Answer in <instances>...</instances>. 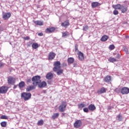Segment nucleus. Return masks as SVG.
<instances>
[{"label": "nucleus", "instance_id": "obj_19", "mask_svg": "<svg viewBox=\"0 0 129 129\" xmlns=\"http://www.w3.org/2000/svg\"><path fill=\"white\" fill-rule=\"evenodd\" d=\"M120 10L121 12V13H124L125 12H127V8L124 7V6L121 5V8H120Z\"/></svg>", "mask_w": 129, "mask_h": 129}, {"label": "nucleus", "instance_id": "obj_17", "mask_svg": "<svg viewBox=\"0 0 129 129\" xmlns=\"http://www.w3.org/2000/svg\"><path fill=\"white\" fill-rule=\"evenodd\" d=\"M55 53L50 52L48 55V60H53V59L55 58Z\"/></svg>", "mask_w": 129, "mask_h": 129}, {"label": "nucleus", "instance_id": "obj_12", "mask_svg": "<svg viewBox=\"0 0 129 129\" xmlns=\"http://www.w3.org/2000/svg\"><path fill=\"white\" fill-rule=\"evenodd\" d=\"M45 77L48 80H51L54 77V75L51 72H49L46 74Z\"/></svg>", "mask_w": 129, "mask_h": 129}, {"label": "nucleus", "instance_id": "obj_7", "mask_svg": "<svg viewBox=\"0 0 129 129\" xmlns=\"http://www.w3.org/2000/svg\"><path fill=\"white\" fill-rule=\"evenodd\" d=\"M9 89V88L7 86H3L1 87H0V93L1 94H5L8 92V90Z\"/></svg>", "mask_w": 129, "mask_h": 129}, {"label": "nucleus", "instance_id": "obj_24", "mask_svg": "<svg viewBox=\"0 0 129 129\" xmlns=\"http://www.w3.org/2000/svg\"><path fill=\"white\" fill-rule=\"evenodd\" d=\"M107 39H108V37L106 35H104L101 38V41L103 42H105V41H107Z\"/></svg>", "mask_w": 129, "mask_h": 129}, {"label": "nucleus", "instance_id": "obj_33", "mask_svg": "<svg viewBox=\"0 0 129 129\" xmlns=\"http://www.w3.org/2000/svg\"><path fill=\"white\" fill-rule=\"evenodd\" d=\"M7 121H3L1 123V125L3 127H5V126H7Z\"/></svg>", "mask_w": 129, "mask_h": 129}, {"label": "nucleus", "instance_id": "obj_28", "mask_svg": "<svg viewBox=\"0 0 129 129\" xmlns=\"http://www.w3.org/2000/svg\"><path fill=\"white\" fill-rule=\"evenodd\" d=\"M108 61H109V62L113 63V62H116V59L114 58V57H110L108 59Z\"/></svg>", "mask_w": 129, "mask_h": 129}, {"label": "nucleus", "instance_id": "obj_30", "mask_svg": "<svg viewBox=\"0 0 129 129\" xmlns=\"http://www.w3.org/2000/svg\"><path fill=\"white\" fill-rule=\"evenodd\" d=\"M38 125H43L44 124V120L43 119H41L39 120L37 122Z\"/></svg>", "mask_w": 129, "mask_h": 129}, {"label": "nucleus", "instance_id": "obj_34", "mask_svg": "<svg viewBox=\"0 0 129 129\" xmlns=\"http://www.w3.org/2000/svg\"><path fill=\"white\" fill-rule=\"evenodd\" d=\"M83 31H87V30H88V29H89V27H88V26L87 25H85L84 26H83Z\"/></svg>", "mask_w": 129, "mask_h": 129}, {"label": "nucleus", "instance_id": "obj_25", "mask_svg": "<svg viewBox=\"0 0 129 129\" xmlns=\"http://www.w3.org/2000/svg\"><path fill=\"white\" fill-rule=\"evenodd\" d=\"M68 62L69 64H72L74 62V58L73 57L68 58Z\"/></svg>", "mask_w": 129, "mask_h": 129}, {"label": "nucleus", "instance_id": "obj_1", "mask_svg": "<svg viewBox=\"0 0 129 129\" xmlns=\"http://www.w3.org/2000/svg\"><path fill=\"white\" fill-rule=\"evenodd\" d=\"M32 84L34 86H38V84L41 82V76H35L32 77Z\"/></svg>", "mask_w": 129, "mask_h": 129}, {"label": "nucleus", "instance_id": "obj_10", "mask_svg": "<svg viewBox=\"0 0 129 129\" xmlns=\"http://www.w3.org/2000/svg\"><path fill=\"white\" fill-rule=\"evenodd\" d=\"M105 92H106V89L104 87H102L97 91L98 94H102Z\"/></svg>", "mask_w": 129, "mask_h": 129}, {"label": "nucleus", "instance_id": "obj_20", "mask_svg": "<svg viewBox=\"0 0 129 129\" xmlns=\"http://www.w3.org/2000/svg\"><path fill=\"white\" fill-rule=\"evenodd\" d=\"M18 86L19 88H24V87L26 86V83H25V82L24 81H21L19 83Z\"/></svg>", "mask_w": 129, "mask_h": 129}, {"label": "nucleus", "instance_id": "obj_36", "mask_svg": "<svg viewBox=\"0 0 129 129\" xmlns=\"http://www.w3.org/2000/svg\"><path fill=\"white\" fill-rule=\"evenodd\" d=\"M123 51L125 52L126 54H128V48L127 47L124 46L123 47Z\"/></svg>", "mask_w": 129, "mask_h": 129}, {"label": "nucleus", "instance_id": "obj_18", "mask_svg": "<svg viewBox=\"0 0 129 129\" xmlns=\"http://www.w3.org/2000/svg\"><path fill=\"white\" fill-rule=\"evenodd\" d=\"M92 5V8H96L97 7H99L101 4L98 2H93L91 4Z\"/></svg>", "mask_w": 129, "mask_h": 129}, {"label": "nucleus", "instance_id": "obj_40", "mask_svg": "<svg viewBox=\"0 0 129 129\" xmlns=\"http://www.w3.org/2000/svg\"><path fill=\"white\" fill-rule=\"evenodd\" d=\"M84 107H85V104H80L79 105V108H83Z\"/></svg>", "mask_w": 129, "mask_h": 129}, {"label": "nucleus", "instance_id": "obj_51", "mask_svg": "<svg viewBox=\"0 0 129 129\" xmlns=\"http://www.w3.org/2000/svg\"><path fill=\"white\" fill-rule=\"evenodd\" d=\"M61 114H62V116L65 115V113H62Z\"/></svg>", "mask_w": 129, "mask_h": 129}, {"label": "nucleus", "instance_id": "obj_41", "mask_svg": "<svg viewBox=\"0 0 129 129\" xmlns=\"http://www.w3.org/2000/svg\"><path fill=\"white\" fill-rule=\"evenodd\" d=\"M113 15H115V16H116L118 15V11L116 10H115L113 12Z\"/></svg>", "mask_w": 129, "mask_h": 129}, {"label": "nucleus", "instance_id": "obj_11", "mask_svg": "<svg viewBox=\"0 0 129 129\" xmlns=\"http://www.w3.org/2000/svg\"><path fill=\"white\" fill-rule=\"evenodd\" d=\"M55 31V28L51 27V28H47L45 30V32L46 34H50V33H53Z\"/></svg>", "mask_w": 129, "mask_h": 129}, {"label": "nucleus", "instance_id": "obj_23", "mask_svg": "<svg viewBox=\"0 0 129 129\" xmlns=\"http://www.w3.org/2000/svg\"><path fill=\"white\" fill-rule=\"evenodd\" d=\"M121 7V5L117 4L116 5H113L112 8L115 10H120V8Z\"/></svg>", "mask_w": 129, "mask_h": 129}, {"label": "nucleus", "instance_id": "obj_5", "mask_svg": "<svg viewBox=\"0 0 129 129\" xmlns=\"http://www.w3.org/2000/svg\"><path fill=\"white\" fill-rule=\"evenodd\" d=\"M61 65V63L59 61H55L54 63V68L53 69V70L54 72H56L57 70H59V69H60L61 67L60 66Z\"/></svg>", "mask_w": 129, "mask_h": 129}, {"label": "nucleus", "instance_id": "obj_32", "mask_svg": "<svg viewBox=\"0 0 129 129\" xmlns=\"http://www.w3.org/2000/svg\"><path fill=\"white\" fill-rule=\"evenodd\" d=\"M117 119L118 121H121V120H122V116L120 115V114H118L117 116Z\"/></svg>", "mask_w": 129, "mask_h": 129}, {"label": "nucleus", "instance_id": "obj_26", "mask_svg": "<svg viewBox=\"0 0 129 129\" xmlns=\"http://www.w3.org/2000/svg\"><path fill=\"white\" fill-rule=\"evenodd\" d=\"M32 47L33 49H37V48H39V45L37 43H33L32 45Z\"/></svg>", "mask_w": 129, "mask_h": 129}, {"label": "nucleus", "instance_id": "obj_3", "mask_svg": "<svg viewBox=\"0 0 129 129\" xmlns=\"http://www.w3.org/2000/svg\"><path fill=\"white\" fill-rule=\"evenodd\" d=\"M8 83L9 85H15V83H16V78L9 76L8 77Z\"/></svg>", "mask_w": 129, "mask_h": 129}, {"label": "nucleus", "instance_id": "obj_6", "mask_svg": "<svg viewBox=\"0 0 129 129\" xmlns=\"http://www.w3.org/2000/svg\"><path fill=\"white\" fill-rule=\"evenodd\" d=\"M74 125L76 128H79L82 125V121L81 120H77L74 123Z\"/></svg>", "mask_w": 129, "mask_h": 129}, {"label": "nucleus", "instance_id": "obj_39", "mask_svg": "<svg viewBox=\"0 0 129 129\" xmlns=\"http://www.w3.org/2000/svg\"><path fill=\"white\" fill-rule=\"evenodd\" d=\"M8 116L5 115H3L1 116L2 119H8Z\"/></svg>", "mask_w": 129, "mask_h": 129}, {"label": "nucleus", "instance_id": "obj_47", "mask_svg": "<svg viewBox=\"0 0 129 129\" xmlns=\"http://www.w3.org/2000/svg\"><path fill=\"white\" fill-rule=\"evenodd\" d=\"M47 83L48 84H50V85L52 84V81H51V80H48L47 81Z\"/></svg>", "mask_w": 129, "mask_h": 129}, {"label": "nucleus", "instance_id": "obj_37", "mask_svg": "<svg viewBox=\"0 0 129 129\" xmlns=\"http://www.w3.org/2000/svg\"><path fill=\"white\" fill-rule=\"evenodd\" d=\"M115 48V47L114 46V45H113V44H111L109 46V50H113Z\"/></svg>", "mask_w": 129, "mask_h": 129}, {"label": "nucleus", "instance_id": "obj_29", "mask_svg": "<svg viewBox=\"0 0 129 129\" xmlns=\"http://www.w3.org/2000/svg\"><path fill=\"white\" fill-rule=\"evenodd\" d=\"M114 92H116V93H120L121 92V89L119 88H117L115 90H114Z\"/></svg>", "mask_w": 129, "mask_h": 129}, {"label": "nucleus", "instance_id": "obj_53", "mask_svg": "<svg viewBox=\"0 0 129 129\" xmlns=\"http://www.w3.org/2000/svg\"><path fill=\"white\" fill-rule=\"evenodd\" d=\"M28 47H30L31 46L30 44H28Z\"/></svg>", "mask_w": 129, "mask_h": 129}, {"label": "nucleus", "instance_id": "obj_15", "mask_svg": "<svg viewBox=\"0 0 129 129\" xmlns=\"http://www.w3.org/2000/svg\"><path fill=\"white\" fill-rule=\"evenodd\" d=\"M78 57L80 61H83V60H84V55H83V53L81 52V51L79 52Z\"/></svg>", "mask_w": 129, "mask_h": 129}, {"label": "nucleus", "instance_id": "obj_38", "mask_svg": "<svg viewBox=\"0 0 129 129\" xmlns=\"http://www.w3.org/2000/svg\"><path fill=\"white\" fill-rule=\"evenodd\" d=\"M62 37H66V36H68V35H69V34L68 33V32H62Z\"/></svg>", "mask_w": 129, "mask_h": 129}, {"label": "nucleus", "instance_id": "obj_42", "mask_svg": "<svg viewBox=\"0 0 129 129\" xmlns=\"http://www.w3.org/2000/svg\"><path fill=\"white\" fill-rule=\"evenodd\" d=\"M75 52H78L79 50H78V44H76L75 45Z\"/></svg>", "mask_w": 129, "mask_h": 129}, {"label": "nucleus", "instance_id": "obj_22", "mask_svg": "<svg viewBox=\"0 0 129 129\" xmlns=\"http://www.w3.org/2000/svg\"><path fill=\"white\" fill-rule=\"evenodd\" d=\"M69 25H70V24L69 23V21L68 20H66L64 22H62L61 24L62 27H67L69 26Z\"/></svg>", "mask_w": 129, "mask_h": 129}, {"label": "nucleus", "instance_id": "obj_50", "mask_svg": "<svg viewBox=\"0 0 129 129\" xmlns=\"http://www.w3.org/2000/svg\"><path fill=\"white\" fill-rule=\"evenodd\" d=\"M17 87H18V85H15L13 88H14V89H16V88H17Z\"/></svg>", "mask_w": 129, "mask_h": 129}, {"label": "nucleus", "instance_id": "obj_43", "mask_svg": "<svg viewBox=\"0 0 129 129\" xmlns=\"http://www.w3.org/2000/svg\"><path fill=\"white\" fill-rule=\"evenodd\" d=\"M89 109L88 108H84L83 109V110L84 111V112H88L89 111Z\"/></svg>", "mask_w": 129, "mask_h": 129}, {"label": "nucleus", "instance_id": "obj_9", "mask_svg": "<svg viewBox=\"0 0 129 129\" xmlns=\"http://www.w3.org/2000/svg\"><path fill=\"white\" fill-rule=\"evenodd\" d=\"M38 86V88H44V87H46L47 86V83L45 81H41V82L37 85Z\"/></svg>", "mask_w": 129, "mask_h": 129}, {"label": "nucleus", "instance_id": "obj_31", "mask_svg": "<svg viewBox=\"0 0 129 129\" xmlns=\"http://www.w3.org/2000/svg\"><path fill=\"white\" fill-rule=\"evenodd\" d=\"M56 71H57L56 72V74L57 75H61V74H63V70L59 69L58 70H56Z\"/></svg>", "mask_w": 129, "mask_h": 129}, {"label": "nucleus", "instance_id": "obj_35", "mask_svg": "<svg viewBox=\"0 0 129 129\" xmlns=\"http://www.w3.org/2000/svg\"><path fill=\"white\" fill-rule=\"evenodd\" d=\"M35 24L38 26H43V22H42V21H36Z\"/></svg>", "mask_w": 129, "mask_h": 129}, {"label": "nucleus", "instance_id": "obj_13", "mask_svg": "<svg viewBox=\"0 0 129 129\" xmlns=\"http://www.w3.org/2000/svg\"><path fill=\"white\" fill-rule=\"evenodd\" d=\"M88 109L90 111H94L96 109V107H95L94 104H91L88 106Z\"/></svg>", "mask_w": 129, "mask_h": 129}, {"label": "nucleus", "instance_id": "obj_2", "mask_svg": "<svg viewBox=\"0 0 129 129\" xmlns=\"http://www.w3.org/2000/svg\"><path fill=\"white\" fill-rule=\"evenodd\" d=\"M22 98H24L25 101L29 100L32 97V94L31 93L24 92L21 94Z\"/></svg>", "mask_w": 129, "mask_h": 129}, {"label": "nucleus", "instance_id": "obj_16", "mask_svg": "<svg viewBox=\"0 0 129 129\" xmlns=\"http://www.w3.org/2000/svg\"><path fill=\"white\" fill-rule=\"evenodd\" d=\"M35 86L34 85H31L27 87V88H26L27 92H29V91H32V90H34V89H35Z\"/></svg>", "mask_w": 129, "mask_h": 129}, {"label": "nucleus", "instance_id": "obj_27", "mask_svg": "<svg viewBox=\"0 0 129 129\" xmlns=\"http://www.w3.org/2000/svg\"><path fill=\"white\" fill-rule=\"evenodd\" d=\"M58 116H59V113H55L52 115L51 118H52V119H55Z\"/></svg>", "mask_w": 129, "mask_h": 129}, {"label": "nucleus", "instance_id": "obj_48", "mask_svg": "<svg viewBox=\"0 0 129 129\" xmlns=\"http://www.w3.org/2000/svg\"><path fill=\"white\" fill-rule=\"evenodd\" d=\"M38 36H40V37H42V36H43V33L41 32L38 33Z\"/></svg>", "mask_w": 129, "mask_h": 129}, {"label": "nucleus", "instance_id": "obj_52", "mask_svg": "<svg viewBox=\"0 0 129 129\" xmlns=\"http://www.w3.org/2000/svg\"><path fill=\"white\" fill-rule=\"evenodd\" d=\"M128 38V36H125V39H127Z\"/></svg>", "mask_w": 129, "mask_h": 129}, {"label": "nucleus", "instance_id": "obj_45", "mask_svg": "<svg viewBox=\"0 0 129 129\" xmlns=\"http://www.w3.org/2000/svg\"><path fill=\"white\" fill-rule=\"evenodd\" d=\"M31 81H32V80L31 79V78L27 79V83H31Z\"/></svg>", "mask_w": 129, "mask_h": 129}, {"label": "nucleus", "instance_id": "obj_44", "mask_svg": "<svg viewBox=\"0 0 129 129\" xmlns=\"http://www.w3.org/2000/svg\"><path fill=\"white\" fill-rule=\"evenodd\" d=\"M5 66V63L0 62V68H3Z\"/></svg>", "mask_w": 129, "mask_h": 129}, {"label": "nucleus", "instance_id": "obj_49", "mask_svg": "<svg viewBox=\"0 0 129 129\" xmlns=\"http://www.w3.org/2000/svg\"><path fill=\"white\" fill-rule=\"evenodd\" d=\"M116 58H118V59H119V58H120V55H119V54H117Z\"/></svg>", "mask_w": 129, "mask_h": 129}, {"label": "nucleus", "instance_id": "obj_46", "mask_svg": "<svg viewBox=\"0 0 129 129\" xmlns=\"http://www.w3.org/2000/svg\"><path fill=\"white\" fill-rule=\"evenodd\" d=\"M24 40H30V37L29 36H26L23 38Z\"/></svg>", "mask_w": 129, "mask_h": 129}, {"label": "nucleus", "instance_id": "obj_21", "mask_svg": "<svg viewBox=\"0 0 129 129\" xmlns=\"http://www.w3.org/2000/svg\"><path fill=\"white\" fill-rule=\"evenodd\" d=\"M104 81L105 82H107V83H108V82H110L111 81V77L110 76H107L104 78Z\"/></svg>", "mask_w": 129, "mask_h": 129}, {"label": "nucleus", "instance_id": "obj_54", "mask_svg": "<svg viewBox=\"0 0 129 129\" xmlns=\"http://www.w3.org/2000/svg\"><path fill=\"white\" fill-rule=\"evenodd\" d=\"M2 23V22H1V21H0V24H1Z\"/></svg>", "mask_w": 129, "mask_h": 129}, {"label": "nucleus", "instance_id": "obj_4", "mask_svg": "<svg viewBox=\"0 0 129 129\" xmlns=\"http://www.w3.org/2000/svg\"><path fill=\"white\" fill-rule=\"evenodd\" d=\"M67 106V104H66V102L63 101L62 102V104L58 107V110L60 112H63L65 111Z\"/></svg>", "mask_w": 129, "mask_h": 129}, {"label": "nucleus", "instance_id": "obj_14", "mask_svg": "<svg viewBox=\"0 0 129 129\" xmlns=\"http://www.w3.org/2000/svg\"><path fill=\"white\" fill-rule=\"evenodd\" d=\"M11 13H5L3 16V18L4 20H8V19H10V18H11Z\"/></svg>", "mask_w": 129, "mask_h": 129}, {"label": "nucleus", "instance_id": "obj_8", "mask_svg": "<svg viewBox=\"0 0 129 129\" xmlns=\"http://www.w3.org/2000/svg\"><path fill=\"white\" fill-rule=\"evenodd\" d=\"M121 93L122 94H128L129 88L125 87H123L121 89Z\"/></svg>", "mask_w": 129, "mask_h": 129}]
</instances>
